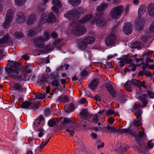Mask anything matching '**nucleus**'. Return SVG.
<instances>
[{"label": "nucleus", "instance_id": "27", "mask_svg": "<svg viewBox=\"0 0 154 154\" xmlns=\"http://www.w3.org/2000/svg\"><path fill=\"white\" fill-rule=\"evenodd\" d=\"M145 11V7L144 5H141L138 10V14L139 17H141Z\"/></svg>", "mask_w": 154, "mask_h": 154}, {"label": "nucleus", "instance_id": "32", "mask_svg": "<svg viewBox=\"0 0 154 154\" xmlns=\"http://www.w3.org/2000/svg\"><path fill=\"white\" fill-rule=\"evenodd\" d=\"M140 43L138 42H135L131 43V47L132 48H136L138 47L140 45Z\"/></svg>", "mask_w": 154, "mask_h": 154}, {"label": "nucleus", "instance_id": "34", "mask_svg": "<svg viewBox=\"0 0 154 154\" xmlns=\"http://www.w3.org/2000/svg\"><path fill=\"white\" fill-rule=\"evenodd\" d=\"M36 33V32L34 29H31L28 30L26 32V34L27 36H30L34 35Z\"/></svg>", "mask_w": 154, "mask_h": 154}, {"label": "nucleus", "instance_id": "38", "mask_svg": "<svg viewBox=\"0 0 154 154\" xmlns=\"http://www.w3.org/2000/svg\"><path fill=\"white\" fill-rule=\"evenodd\" d=\"M59 79L58 80H55L53 81L51 83V84L53 86L57 87L59 85L60 82L58 81Z\"/></svg>", "mask_w": 154, "mask_h": 154}, {"label": "nucleus", "instance_id": "46", "mask_svg": "<svg viewBox=\"0 0 154 154\" xmlns=\"http://www.w3.org/2000/svg\"><path fill=\"white\" fill-rule=\"evenodd\" d=\"M114 113L113 111L111 109H109L106 111L105 114L106 116H110L113 114Z\"/></svg>", "mask_w": 154, "mask_h": 154}, {"label": "nucleus", "instance_id": "1", "mask_svg": "<svg viewBox=\"0 0 154 154\" xmlns=\"http://www.w3.org/2000/svg\"><path fill=\"white\" fill-rule=\"evenodd\" d=\"M92 16L91 14L85 15L78 21H73L69 23V27L73 28V33L76 35L80 36L84 34L86 32V28L82 25L91 20V23H94V19L91 20Z\"/></svg>", "mask_w": 154, "mask_h": 154}, {"label": "nucleus", "instance_id": "25", "mask_svg": "<svg viewBox=\"0 0 154 154\" xmlns=\"http://www.w3.org/2000/svg\"><path fill=\"white\" fill-rule=\"evenodd\" d=\"M75 107L72 103H70L69 105H66L65 107L64 111L66 112L71 111L74 109Z\"/></svg>", "mask_w": 154, "mask_h": 154}, {"label": "nucleus", "instance_id": "16", "mask_svg": "<svg viewBox=\"0 0 154 154\" xmlns=\"http://www.w3.org/2000/svg\"><path fill=\"white\" fill-rule=\"evenodd\" d=\"M129 148V146L126 144L120 145L117 148L116 151L119 153H123Z\"/></svg>", "mask_w": 154, "mask_h": 154}, {"label": "nucleus", "instance_id": "54", "mask_svg": "<svg viewBox=\"0 0 154 154\" xmlns=\"http://www.w3.org/2000/svg\"><path fill=\"white\" fill-rule=\"evenodd\" d=\"M130 82L131 84L134 85H136L137 84V80H136L135 79H133L131 80V81H128Z\"/></svg>", "mask_w": 154, "mask_h": 154}, {"label": "nucleus", "instance_id": "56", "mask_svg": "<svg viewBox=\"0 0 154 154\" xmlns=\"http://www.w3.org/2000/svg\"><path fill=\"white\" fill-rule=\"evenodd\" d=\"M52 10L55 13H58V8L56 6H54L52 8Z\"/></svg>", "mask_w": 154, "mask_h": 154}, {"label": "nucleus", "instance_id": "30", "mask_svg": "<svg viewBox=\"0 0 154 154\" xmlns=\"http://www.w3.org/2000/svg\"><path fill=\"white\" fill-rule=\"evenodd\" d=\"M131 87V84L130 83V82L128 81H127L125 85V88L128 92H131V91L132 89Z\"/></svg>", "mask_w": 154, "mask_h": 154}, {"label": "nucleus", "instance_id": "63", "mask_svg": "<svg viewBox=\"0 0 154 154\" xmlns=\"http://www.w3.org/2000/svg\"><path fill=\"white\" fill-rule=\"evenodd\" d=\"M51 36L53 38H56L57 36V35L56 33L55 32L51 33Z\"/></svg>", "mask_w": 154, "mask_h": 154}, {"label": "nucleus", "instance_id": "62", "mask_svg": "<svg viewBox=\"0 0 154 154\" xmlns=\"http://www.w3.org/2000/svg\"><path fill=\"white\" fill-rule=\"evenodd\" d=\"M148 38V37L147 36L144 35L141 37V39L143 41L145 42L147 40Z\"/></svg>", "mask_w": 154, "mask_h": 154}, {"label": "nucleus", "instance_id": "51", "mask_svg": "<svg viewBox=\"0 0 154 154\" xmlns=\"http://www.w3.org/2000/svg\"><path fill=\"white\" fill-rule=\"evenodd\" d=\"M41 83L44 85H45L47 82V79L46 78H43L40 81Z\"/></svg>", "mask_w": 154, "mask_h": 154}, {"label": "nucleus", "instance_id": "40", "mask_svg": "<svg viewBox=\"0 0 154 154\" xmlns=\"http://www.w3.org/2000/svg\"><path fill=\"white\" fill-rule=\"evenodd\" d=\"M14 35L15 37L17 38H20L23 36V34L20 32H16L14 34Z\"/></svg>", "mask_w": 154, "mask_h": 154}, {"label": "nucleus", "instance_id": "55", "mask_svg": "<svg viewBox=\"0 0 154 154\" xmlns=\"http://www.w3.org/2000/svg\"><path fill=\"white\" fill-rule=\"evenodd\" d=\"M153 52L152 51H147V52H146L145 53V54L146 56L147 57H149L151 56V54L153 53Z\"/></svg>", "mask_w": 154, "mask_h": 154}, {"label": "nucleus", "instance_id": "18", "mask_svg": "<svg viewBox=\"0 0 154 154\" xmlns=\"http://www.w3.org/2000/svg\"><path fill=\"white\" fill-rule=\"evenodd\" d=\"M106 22L103 20L98 19L97 20L96 25L99 28L105 26L106 25Z\"/></svg>", "mask_w": 154, "mask_h": 154}, {"label": "nucleus", "instance_id": "42", "mask_svg": "<svg viewBox=\"0 0 154 154\" xmlns=\"http://www.w3.org/2000/svg\"><path fill=\"white\" fill-rule=\"evenodd\" d=\"M14 88L16 90H19L20 91L22 90V86L18 84H15L14 85Z\"/></svg>", "mask_w": 154, "mask_h": 154}, {"label": "nucleus", "instance_id": "9", "mask_svg": "<svg viewBox=\"0 0 154 154\" xmlns=\"http://www.w3.org/2000/svg\"><path fill=\"white\" fill-rule=\"evenodd\" d=\"M123 10V7L121 5L113 8L110 11V15L111 17L114 19L119 18Z\"/></svg>", "mask_w": 154, "mask_h": 154}, {"label": "nucleus", "instance_id": "26", "mask_svg": "<svg viewBox=\"0 0 154 154\" xmlns=\"http://www.w3.org/2000/svg\"><path fill=\"white\" fill-rule=\"evenodd\" d=\"M43 117L42 116H40L38 119H37L35 120L33 122L34 125L35 127L38 126L40 124V122L42 121H43Z\"/></svg>", "mask_w": 154, "mask_h": 154}, {"label": "nucleus", "instance_id": "33", "mask_svg": "<svg viewBox=\"0 0 154 154\" xmlns=\"http://www.w3.org/2000/svg\"><path fill=\"white\" fill-rule=\"evenodd\" d=\"M26 0H15L16 4L18 5L21 6L25 5Z\"/></svg>", "mask_w": 154, "mask_h": 154}, {"label": "nucleus", "instance_id": "20", "mask_svg": "<svg viewBox=\"0 0 154 154\" xmlns=\"http://www.w3.org/2000/svg\"><path fill=\"white\" fill-rule=\"evenodd\" d=\"M61 41V39H57L55 42L53 43V45L47 46L45 48V50L46 51H51L53 49L54 47L56 46V44Z\"/></svg>", "mask_w": 154, "mask_h": 154}, {"label": "nucleus", "instance_id": "49", "mask_svg": "<svg viewBox=\"0 0 154 154\" xmlns=\"http://www.w3.org/2000/svg\"><path fill=\"white\" fill-rule=\"evenodd\" d=\"M68 100V96L65 95L64 96L62 99V101L63 103H65L67 102Z\"/></svg>", "mask_w": 154, "mask_h": 154}, {"label": "nucleus", "instance_id": "41", "mask_svg": "<svg viewBox=\"0 0 154 154\" xmlns=\"http://www.w3.org/2000/svg\"><path fill=\"white\" fill-rule=\"evenodd\" d=\"M44 114L46 116H48L51 114V112L49 108H47L45 109Z\"/></svg>", "mask_w": 154, "mask_h": 154}, {"label": "nucleus", "instance_id": "24", "mask_svg": "<svg viewBox=\"0 0 154 154\" xmlns=\"http://www.w3.org/2000/svg\"><path fill=\"white\" fill-rule=\"evenodd\" d=\"M107 5L106 3H102L97 7V10L98 11H101L105 10L107 7Z\"/></svg>", "mask_w": 154, "mask_h": 154}, {"label": "nucleus", "instance_id": "61", "mask_svg": "<svg viewBox=\"0 0 154 154\" xmlns=\"http://www.w3.org/2000/svg\"><path fill=\"white\" fill-rule=\"evenodd\" d=\"M142 64H143V66H142V68L145 71L146 70V67L148 66V64H144L143 63H142Z\"/></svg>", "mask_w": 154, "mask_h": 154}, {"label": "nucleus", "instance_id": "39", "mask_svg": "<svg viewBox=\"0 0 154 154\" xmlns=\"http://www.w3.org/2000/svg\"><path fill=\"white\" fill-rule=\"evenodd\" d=\"M46 6L44 4H41L38 7V10L40 11H43L46 8Z\"/></svg>", "mask_w": 154, "mask_h": 154}, {"label": "nucleus", "instance_id": "35", "mask_svg": "<svg viewBox=\"0 0 154 154\" xmlns=\"http://www.w3.org/2000/svg\"><path fill=\"white\" fill-rule=\"evenodd\" d=\"M31 103L29 101H26L23 102L22 105V107L23 108H26L29 107Z\"/></svg>", "mask_w": 154, "mask_h": 154}, {"label": "nucleus", "instance_id": "60", "mask_svg": "<svg viewBox=\"0 0 154 154\" xmlns=\"http://www.w3.org/2000/svg\"><path fill=\"white\" fill-rule=\"evenodd\" d=\"M105 67L107 69H109V68H112V66L110 63L107 64L105 66Z\"/></svg>", "mask_w": 154, "mask_h": 154}, {"label": "nucleus", "instance_id": "48", "mask_svg": "<svg viewBox=\"0 0 154 154\" xmlns=\"http://www.w3.org/2000/svg\"><path fill=\"white\" fill-rule=\"evenodd\" d=\"M66 131L67 132H69L70 135L71 136L73 135L74 133V131L73 130L71 129L70 128H67L66 129Z\"/></svg>", "mask_w": 154, "mask_h": 154}, {"label": "nucleus", "instance_id": "2", "mask_svg": "<svg viewBox=\"0 0 154 154\" xmlns=\"http://www.w3.org/2000/svg\"><path fill=\"white\" fill-rule=\"evenodd\" d=\"M104 128H107L108 130L111 133H122L124 132H128L131 134L134 137L136 140L137 139H140L142 140H144L146 139V136L144 133L143 131H140L139 134H136L135 132H132L131 131H129L128 129H119L116 128L114 127L110 126L107 125H105L104 127L101 125L99 128L95 127L94 128V130L96 131H97L100 129L104 130Z\"/></svg>", "mask_w": 154, "mask_h": 154}, {"label": "nucleus", "instance_id": "44", "mask_svg": "<svg viewBox=\"0 0 154 154\" xmlns=\"http://www.w3.org/2000/svg\"><path fill=\"white\" fill-rule=\"evenodd\" d=\"M153 32H154V22L152 23L150 26L149 27V33L152 34L151 33L152 32L153 33ZM151 36H152V35H151Z\"/></svg>", "mask_w": 154, "mask_h": 154}, {"label": "nucleus", "instance_id": "21", "mask_svg": "<svg viewBox=\"0 0 154 154\" xmlns=\"http://www.w3.org/2000/svg\"><path fill=\"white\" fill-rule=\"evenodd\" d=\"M148 11L149 15L152 16L154 15V3H152L149 5Z\"/></svg>", "mask_w": 154, "mask_h": 154}, {"label": "nucleus", "instance_id": "3", "mask_svg": "<svg viewBox=\"0 0 154 154\" xmlns=\"http://www.w3.org/2000/svg\"><path fill=\"white\" fill-rule=\"evenodd\" d=\"M5 70L7 73L8 76L14 79H23L22 77H20L18 75L20 69L18 67V63L12 61L10 64L8 65L5 68Z\"/></svg>", "mask_w": 154, "mask_h": 154}, {"label": "nucleus", "instance_id": "12", "mask_svg": "<svg viewBox=\"0 0 154 154\" xmlns=\"http://www.w3.org/2000/svg\"><path fill=\"white\" fill-rule=\"evenodd\" d=\"M123 31L125 34H130L132 31V27L131 24L130 23H126L123 27Z\"/></svg>", "mask_w": 154, "mask_h": 154}, {"label": "nucleus", "instance_id": "15", "mask_svg": "<svg viewBox=\"0 0 154 154\" xmlns=\"http://www.w3.org/2000/svg\"><path fill=\"white\" fill-rule=\"evenodd\" d=\"M62 124L65 126L68 125L70 128H74L75 123L72 122L69 119L64 118Z\"/></svg>", "mask_w": 154, "mask_h": 154}, {"label": "nucleus", "instance_id": "31", "mask_svg": "<svg viewBox=\"0 0 154 154\" xmlns=\"http://www.w3.org/2000/svg\"><path fill=\"white\" fill-rule=\"evenodd\" d=\"M81 116L84 118L86 119H88V117L87 116V110L86 109L82 110L81 111Z\"/></svg>", "mask_w": 154, "mask_h": 154}, {"label": "nucleus", "instance_id": "28", "mask_svg": "<svg viewBox=\"0 0 154 154\" xmlns=\"http://www.w3.org/2000/svg\"><path fill=\"white\" fill-rule=\"evenodd\" d=\"M59 122V121L58 119H56L49 120L48 122V124L49 126L50 127H52L58 123Z\"/></svg>", "mask_w": 154, "mask_h": 154}, {"label": "nucleus", "instance_id": "23", "mask_svg": "<svg viewBox=\"0 0 154 154\" xmlns=\"http://www.w3.org/2000/svg\"><path fill=\"white\" fill-rule=\"evenodd\" d=\"M154 143L152 142V140H151L149 141L148 142L147 146L145 149L143 150L142 151V152L143 153H144V152L145 151H147L148 150L149 151V152H150V150L149 149L152 148L154 146Z\"/></svg>", "mask_w": 154, "mask_h": 154}, {"label": "nucleus", "instance_id": "11", "mask_svg": "<svg viewBox=\"0 0 154 154\" xmlns=\"http://www.w3.org/2000/svg\"><path fill=\"white\" fill-rule=\"evenodd\" d=\"M116 36L113 34H111L107 35L105 38V42L108 46H114L116 45Z\"/></svg>", "mask_w": 154, "mask_h": 154}, {"label": "nucleus", "instance_id": "57", "mask_svg": "<svg viewBox=\"0 0 154 154\" xmlns=\"http://www.w3.org/2000/svg\"><path fill=\"white\" fill-rule=\"evenodd\" d=\"M88 74V72L85 70H83L81 72V75L82 76H85Z\"/></svg>", "mask_w": 154, "mask_h": 154}, {"label": "nucleus", "instance_id": "8", "mask_svg": "<svg viewBox=\"0 0 154 154\" xmlns=\"http://www.w3.org/2000/svg\"><path fill=\"white\" fill-rule=\"evenodd\" d=\"M56 20V17L52 13L47 14L45 13H43L41 16L39 22L41 24L44 23L47 21L54 22Z\"/></svg>", "mask_w": 154, "mask_h": 154}, {"label": "nucleus", "instance_id": "17", "mask_svg": "<svg viewBox=\"0 0 154 154\" xmlns=\"http://www.w3.org/2000/svg\"><path fill=\"white\" fill-rule=\"evenodd\" d=\"M99 83V80L97 79H94L89 85L91 89L94 90L97 87Z\"/></svg>", "mask_w": 154, "mask_h": 154}, {"label": "nucleus", "instance_id": "58", "mask_svg": "<svg viewBox=\"0 0 154 154\" xmlns=\"http://www.w3.org/2000/svg\"><path fill=\"white\" fill-rule=\"evenodd\" d=\"M108 121L109 124H112L114 122V120L113 118L110 117L108 119Z\"/></svg>", "mask_w": 154, "mask_h": 154}, {"label": "nucleus", "instance_id": "36", "mask_svg": "<svg viewBox=\"0 0 154 154\" xmlns=\"http://www.w3.org/2000/svg\"><path fill=\"white\" fill-rule=\"evenodd\" d=\"M145 82L143 81L142 82L139 81L137 80V82L136 86H137L139 88L143 87V88H145L144 84Z\"/></svg>", "mask_w": 154, "mask_h": 154}, {"label": "nucleus", "instance_id": "14", "mask_svg": "<svg viewBox=\"0 0 154 154\" xmlns=\"http://www.w3.org/2000/svg\"><path fill=\"white\" fill-rule=\"evenodd\" d=\"M16 20L17 23L20 24L23 23L25 20V17L23 14L21 12H19L17 15Z\"/></svg>", "mask_w": 154, "mask_h": 154}, {"label": "nucleus", "instance_id": "13", "mask_svg": "<svg viewBox=\"0 0 154 154\" xmlns=\"http://www.w3.org/2000/svg\"><path fill=\"white\" fill-rule=\"evenodd\" d=\"M136 98L142 101L144 106L145 107L146 106L149 98L147 95L144 94L140 96H137Z\"/></svg>", "mask_w": 154, "mask_h": 154}, {"label": "nucleus", "instance_id": "29", "mask_svg": "<svg viewBox=\"0 0 154 154\" xmlns=\"http://www.w3.org/2000/svg\"><path fill=\"white\" fill-rule=\"evenodd\" d=\"M81 0H69V3L73 6H75L79 5L80 2Z\"/></svg>", "mask_w": 154, "mask_h": 154}, {"label": "nucleus", "instance_id": "22", "mask_svg": "<svg viewBox=\"0 0 154 154\" xmlns=\"http://www.w3.org/2000/svg\"><path fill=\"white\" fill-rule=\"evenodd\" d=\"M105 87L110 94L113 97H114L115 92L111 85L109 83H107L106 84Z\"/></svg>", "mask_w": 154, "mask_h": 154}, {"label": "nucleus", "instance_id": "7", "mask_svg": "<svg viewBox=\"0 0 154 154\" xmlns=\"http://www.w3.org/2000/svg\"><path fill=\"white\" fill-rule=\"evenodd\" d=\"M50 35L47 32L44 35L43 38L38 37L34 38L33 42L35 46L38 48H43L44 47V42L50 38Z\"/></svg>", "mask_w": 154, "mask_h": 154}, {"label": "nucleus", "instance_id": "50", "mask_svg": "<svg viewBox=\"0 0 154 154\" xmlns=\"http://www.w3.org/2000/svg\"><path fill=\"white\" fill-rule=\"evenodd\" d=\"M98 115L97 114L95 115L93 118V122L95 123H97L98 121Z\"/></svg>", "mask_w": 154, "mask_h": 154}, {"label": "nucleus", "instance_id": "10", "mask_svg": "<svg viewBox=\"0 0 154 154\" xmlns=\"http://www.w3.org/2000/svg\"><path fill=\"white\" fill-rule=\"evenodd\" d=\"M13 17L12 9L10 8L7 11L6 20L3 25L4 28L8 29L9 27L10 23L13 20Z\"/></svg>", "mask_w": 154, "mask_h": 154}, {"label": "nucleus", "instance_id": "5", "mask_svg": "<svg viewBox=\"0 0 154 154\" xmlns=\"http://www.w3.org/2000/svg\"><path fill=\"white\" fill-rule=\"evenodd\" d=\"M84 11L82 9H77L71 10L64 14V17L69 20H76L79 17L81 14H83Z\"/></svg>", "mask_w": 154, "mask_h": 154}, {"label": "nucleus", "instance_id": "19", "mask_svg": "<svg viewBox=\"0 0 154 154\" xmlns=\"http://www.w3.org/2000/svg\"><path fill=\"white\" fill-rule=\"evenodd\" d=\"M35 21L36 17L35 15L34 14H32L28 17L26 22L27 24H31L34 23Z\"/></svg>", "mask_w": 154, "mask_h": 154}, {"label": "nucleus", "instance_id": "47", "mask_svg": "<svg viewBox=\"0 0 154 154\" xmlns=\"http://www.w3.org/2000/svg\"><path fill=\"white\" fill-rule=\"evenodd\" d=\"M47 143L48 142H42L40 145L39 150L41 151V149L46 145Z\"/></svg>", "mask_w": 154, "mask_h": 154}, {"label": "nucleus", "instance_id": "43", "mask_svg": "<svg viewBox=\"0 0 154 154\" xmlns=\"http://www.w3.org/2000/svg\"><path fill=\"white\" fill-rule=\"evenodd\" d=\"M52 3L56 6L58 7H60L61 5V3L59 0H53Z\"/></svg>", "mask_w": 154, "mask_h": 154}, {"label": "nucleus", "instance_id": "64", "mask_svg": "<svg viewBox=\"0 0 154 154\" xmlns=\"http://www.w3.org/2000/svg\"><path fill=\"white\" fill-rule=\"evenodd\" d=\"M91 136L92 138L93 139H95L97 137V134H96L93 133L91 134Z\"/></svg>", "mask_w": 154, "mask_h": 154}, {"label": "nucleus", "instance_id": "45", "mask_svg": "<svg viewBox=\"0 0 154 154\" xmlns=\"http://www.w3.org/2000/svg\"><path fill=\"white\" fill-rule=\"evenodd\" d=\"M36 97L39 99H44L45 97V95L43 94H40L36 95Z\"/></svg>", "mask_w": 154, "mask_h": 154}, {"label": "nucleus", "instance_id": "6", "mask_svg": "<svg viewBox=\"0 0 154 154\" xmlns=\"http://www.w3.org/2000/svg\"><path fill=\"white\" fill-rule=\"evenodd\" d=\"M94 40V38L93 36H87L81 41H78L77 46L79 49H86L88 48L87 45L93 43Z\"/></svg>", "mask_w": 154, "mask_h": 154}, {"label": "nucleus", "instance_id": "37", "mask_svg": "<svg viewBox=\"0 0 154 154\" xmlns=\"http://www.w3.org/2000/svg\"><path fill=\"white\" fill-rule=\"evenodd\" d=\"M122 60H124V62L125 63H132L133 61L132 60L126 57H125L121 58Z\"/></svg>", "mask_w": 154, "mask_h": 154}, {"label": "nucleus", "instance_id": "4", "mask_svg": "<svg viewBox=\"0 0 154 154\" xmlns=\"http://www.w3.org/2000/svg\"><path fill=\"white\" fill-rule=\"evenodd\" d=\"M141 106L139 105H135L133 111L135 115L137 116V119L133 121L132 128L134 131H137L139 129L138 127L141 125L142 117L140 116L142 113L143 112L141 110Z\"/></svg>", "mask_w": 154, "mask_h": 154}, {"label": "nucleus", "instance_id": "53", "mask_svg": "<svg viewBox=\"0 0 154 154\" xmlns=\"http://www.w3.org/2000/svg\"><path fill=\"white\" fill-rule=\"evenodd\" d=\"M148 96H149L150 97L153 99L154 98V92L151 91H148Z\"/></svg>", "mask_w": 154, "mask_h": 154}, {"label": "nucleus", "instance_id": "52", "mask_svg": "<svg viewBox=\"0 0 154 154\" xmlns=\"http://www.w3.org/2000/svg\"><path fill=\"white\" fill-rule=\"evenodd\" d=\"M129 66L132 67L131 70L133 71H134L135 70L137 66L133 63H131L129 64Z\"/></svg>", "mask_w": 154, "mask_h": 154}, {"label": "nucleus", "instance_id": "59", "mask_svg": "<svg viewBox=\"0 0 154 154\" xmlns=\"http://www.w3.org/2000/svg\"><path fill=\"white\" fill-rule=\"evenodd\" d=\"M119 59L121 60L120 61V64L119 65L121 67L124 66L125 65V63L124 62V60H122L121 58H119Z\"/></svg>", "mask_w": 154, "mask_h": 154}]
</instances>
